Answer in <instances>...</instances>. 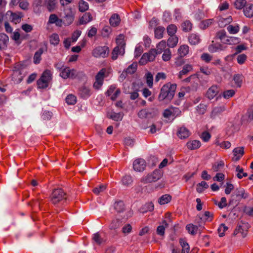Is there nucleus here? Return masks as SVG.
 Returning a JSON list of instances; mask_svg holds the SVG:
<instances>
[{"mask_svg":"<svg viewBox=\"0 0 253 253\" xmlns=\"http://www.w3.org/2000/svg\"><path fill=\"white\" fill-rule=\"evenodd\" d=\"M176 88V85L175 84L168 83L164 84L162 86L160 93L159 95V100L160 101L165 99L169 101L171 100L174 95Z\"/></svg>","mask_w":253,"mask_h":253,"instance_id":"1","label":"nucleus"},{"mask_svg":"<svg viewBox=\"0 0 253 253\" xmlns=\"http://www.w3.org/2000/svg\"><path fill=\"white\" fill-rule=\"evenodd\" d=\"M51 80V72L49 70H46L43 72L41 78L37 81V85L39 88H45L48 87L49 83Z\"/></svg>","mask_w":253,"mask_h":253,"instance_id":"2","label":"nucleus"},{"mask_svg":"<svg viewBox=\"0 0 253 253\" xmlns=\"http://www.w3.org/2000/svg\"><path fill=\"white\" fill-rule=\"evenodd\" d=\"M163 174V172L161 170L157 169L153 172L143 176L141 178V181L145 184L155 182L159 180L162 177Z\"/></svg>","mask_w":253,"mask_h":253,"instance_id":"3","label":"nucleus"},{"mask_svg":"<svg viewBox=\"0 0 253 253\" xmlns=\"http://www.w3.org/2000/svg\"><path fill=\"white\" fill-rule=\"evenodd\" d=\"M66 195L62 189H57L53 191L50 196L51 202L55 205L66 200Z\"/></svg>","mask_w":253,"mask_h":253,"instance_id":"4","label":"nucleus"},{"mask_svg":"<svg viewBox=\"0 0 253 253\" xmlns=\"http://www.w3.org/2000/svg\"><path fill=\"white\" fill-rule=\"evenodd\" d=\"M60 76L64 79L68 78L75 79L79 74V73L74 69H71L68 67H62L60 68Z\"/></svg>","mask_w":253,"mask_h":253,"instance_id":"5","label":"nucleus"},{"mask_svg":"<svg viewBox=\"0 0 253 253\" xmlns=\"http://www.w3.org/2000/svg\"><path fill=\"white\" fill-rule=\"evenodd\" d=\"M76 11L71 7H67L64 9V16L63 18L64 21V25H70L74 21Z\"/></svg>","mask_w":253,"mask_h":253,"instance_id":"6","label":"nucleus"},{"mask_svg":"<svg viewBox=\"0 0 253 253\" xmlns=\"http://www.w3.org/2000/svg\"><path fill=\"white\" fill-rule=\"evenodd\" d=\"M109 48L106 46H97L92 51V55L96 58H105L109 54Z\"/></svg>","mask_w":253,"mask_h":253,"instance_id":"7","label":"nucleus"},{"mask_svg":"<svg viewBox=\"0 0 253 253\" xmlns=\"http://www.w3.org/2000/svg\"><path fill=\"white\" fill-rule=\"evenodd\" d=\"M106 70L103 68L99 71L95 76V81L93 84V87L96 89H99L102 85L104 79L105 77Z\"/></svg>","mask_w":253,"mask_h":253,"instance_id":"8","label":"nucleus"},{"mask_svg":"<svg viewBox=\"0 0 253 253\" xmlns=\"http://www.w3.org/2000/svg\"><path fill=\"white\" fill-rule=\"evenodd\" d=\"M146 167V161L141 158L136 159L133 163V168L134 170L136 171H143Z\"/></svg>","mask_w":253,"mask_h":253,"instance_id":"9","label":"nucleus"},{"mask_svg":"<svg viewBox=\"0 0 253 253\" xmlns=\"http://www.w3.org/2000/svg\"><path fill=\"white\" fill-rule=\"evenodd\" d=\"M248 228L249 225L248 223H242L237 227L234 232L233 235L236 236L240 233L242 237H245L247 234Z\"/></svg>","mask_w":253,"mask_h":253,"instance_id":"10","label":"nucleus"},{"mask_svg":"<svg viewBox=\"0 0 253 253\" xmlns=\"http://www.w3.org/2000/svg\"><path fill=\"white\" fill-rule=\"evenodd\" d=\"M121 218H119V215H116L115 218L112 220L109 225V228L111 230H116L122 225V219L125 218V216L121 215Z\"/></svg>","mask_w":253,"mask_h":253,"instance_id":"11","label":"nucleus"},{"mask_svg":"<svg viewBox=\"0 0 253 253\" xmlns=\"http://www.w3.org/2000/svg\"><path fill=\"white\" fill-rule=\"evenodd\" d=\"M219 89L217 85H213L210 87L207 91L206 96L209 99H213L219 92Z\"/></svg>","mask_w":253,"mask_h":253,"instance_id":"12","label":"nucleus"},{"mask_svg":"<svg viewBox=\"0 0 253 253\" xmlns=\"http://www.w3.org/2000/svg\"><path fill=\"white\" fill-rule=\"evenodd\" d=\"M233 196H236L238 200H241L242 199H246L248 198L249 194L246 192L245 189L240 187L235 190Z\"/></svg>","mask_w":253,"mask_h":253,"instance_id":"13","label":"nucleus"},{"mask_svg":"<svg viewBox=\"0 0 253 253\" xmlns=\"http://www.w3.org/2000/svg\"><path fill=\"white\" fill-rule=\"evenodd\" d=\"M10 13L11 21L16 24L19 23L20 19L23 17V15L21 12H13L11 11H8L7 13Z\"/></svg>","mask_w":253,"mask_h":253,"instance_id":"14","label":"nucleus"},{"mask_svg":"<svg viewBox=\"0 0 253 253\" xmlns=\"http://www.w3.org/2000/svg\"><path fill=\"white\" fill-rule=\"evenodd\" d=\"M78 94L81 97L86 98L90 96L91 92L88 87L83 85L79 88Z\"/></svg>","mask_w":253,"mask_h":253,"instance_id":"15","label":"nucleus"},{"mask_svg":"<svg viewBox=\"0 0 253 253\" xmlns=\"http://www.w3.org/2000/svg\"><path fill=\"white\" fill-rule=\"evenodd\" d=\"M114 209L117 213L118 215L119 214L123 213L125 211V206L124 202L122 201L116 202L114 205Z\"/></svg>","mask_w":253,"mask_h":253,"instance_id":"16","label":"nucleus"},{"mask_svg":"<svg viewBox=\"0 0 253 253\" xmlns=\"http://www.w3.org/2000/svg\"><path fill=\"white\" fill-rule=\"evenodd\" d=\"M8 41V37L5 34L0 33V50L7 47Z\"/></svg>","mask_w":253,"mask_h":253,"instance_id":"17","label":"nucleus"},{"mask_svg":"<svg viewBox=\"0 0 253 253\" xmlns=\"http://www.w3.org/2000/svg\"><path fill=\"white\" fill-rule=\"evenodd\" d=\"M56 0H45V5L49 12L54 11L56 8Z\"/></svg>","mask_w":253,"mask_h":253,"instance_id":"18","label":"nucleus"},{"mask_svg":"<svg viewBox=\"0 0 253 253\" xmlns=\"http://www.w3.org/2000/svg\"><path fill=\"white\" fill-rule=\"evenodd\" d=\"M233 152L234 155L235 157V160L236 161H238L244 154V148L243 147H238L235 148Z\"/></svg>","mask_w":253,"mask_h":253,"instance_id":"19","label":"nucleus"},{"mask_svg":"<svg viewBox=\"0 0 253 253\" xmlns=\"http://www.w3.org/2000/svg\"><path fill=\"white\" fill-rule=\"evenodd\" d=\"M121 21L119 15L118 14H113L109 19V22L112 26H118Z\"/></svg>","mask_w":253,"mask_h":253,"instance_id":"20","label":"nucleus"},{"mask_svg":"<svg viewBox=\"0 0 253 253\" xmlns=\"http://www.w3.org/2000/svg\"><path fill=\"white\" fill-rule=\"evenodd\" d=\"M42 4V0H34L32 3V7L35 13L39 14L41 12Z\"/></svg>","mask_w":253,"mask_h":253,"instance_id":"21","label":"nucleus"},{"mask_svg":"<svg viewBox=\"0 0 253 253\" xmlns=\"http://www.w3.org/2000/svg\"><path fill=\"white\" fill-rule=\"evenodd\" d=\"M243 11L247 17H252L253 16V4L251 3L247 4Z\"/></svg>","mask_w":253,"mask_h":253,"instance_id":"22","label":"nucleus"},{"mask_svg":"<svg viewBox=\"0 0 253 253\" xmlns=\"http://www.w3.org/2000/svg\"><path fill=\"white\" fill-rule=\"evenodd\" d=\"M93 19L92 15L89 12L85 13L83 16L80 18V24H85L91 21Z\"/></svg>","mask_w":253,"mask_h":253,"instance_id":"23","label":"nucleus"},{"mask_svg":"<svg viewBox=\"0 0 253 253\" xmlns=\"http://www.w3.org/2000/svg\"><path fill=\"white\" fill-rule=\"evenodd\" d=\"M117 46H119V48L121 49L122 52H125V42L124 41V36L123 35H120L116 38Z\"/></svg>","mask_w":253,"mask_h":253,"instance_id":"24","label":"nucleus"},{"mask_svg":"<svg viewBox=\"0 0 253 253\" xmlns=\"http://www.w3.org/2000/svg\"><path fill=\"white\" fill-rule=\"evenodd\" d=\"M177 135L181 139H185L189 135V130L185 127H180L177 131Z\"/></svg>","mask_w":253,"mask_h":253,"instance_id":"25","label":"nucleus"},{"mask_svg":"<svg viewBox=\"0 0 253 253\" xmlns=\"http://www.w3.org/2000/svg\"><path fill=\"white\" fill-rule=\"evenodd\" d=\"M23 76L22 72H18V71H13L12 75V80L14 84H18L20 83L23 80Z\"/></svg>","mask_w":253,"mask_h":253,"instance_id":"26","label":"nucleus"},{"mask_svg":"<svg viewBox=\"0 0 253 253\" xmlns=\"http://www.w3.org/2000/svg\"><path fill=\"white\" fill-rule=\"evenodd\" d=\"M188 41L190 44L196 45L200 42V36L196 34L192 33L188 37Z\"/></svg>","mask_w":253,"mask_h":253,"instance_id":"27","label":"nucleus"},{"mask_svg":"<svg viewBox=\"0 0 253 253\" xmlns=\"http://www.w3.org/2000/svg\"><path fill=\"white\" fill-rule=\"evenodd\" d=\"M240 40L238 38L233 37H227L225 40H224L223 43L229 45H234L239 42Z\"/></svg>","mask_w":253,"mask_h":253,"instance_id":"28","label":"nucleus"},{"mask_svg":"<svg viewBox=\"0 0 253 253\" xmlns=\"http://www.w3.org/2000/svg\"><path fill=\"white\" fill-rule=\"evenodd\" d=\"M167 43L165 41L162 40L156 46V48L155 49L157 51V53L161 54L162 52H164L166 49Z\"/></svg>","mask_w":253,"mask_h":253,"instance_id":"29","label":"nucleus"},{"mask_svg":"<svg viewBox=\"0 0 253 253\" xmlns=\"http://www.w3.org/2000/svg\"><path fill=\"white\" fill-rule=\"evenodd\" d=\"M201 143L199 140H194L187 143V147L190 150L196 149L200 147Z\"/></svg>","mask_w":253,"mask_h":253,"instance_id":"30","label":"nucleus"},{"mask_svg":"<svg viewBox=\"0 0 253 253\" xmlns=\"http://www.w3.org/2000/svg\"><path fill=\"white\" fill-rule=\"evenodd\" d=\"M178 41V38L176 36H171L168 40L167 45L170 47H174L175 46Z\"/></svg>","mask_w":253,"mask_h":253,"instance_id":"31","label":"nucleus"},{"mask_svg":"<svg viewBox=\"0 0 253 253\" xmlns=\"http://www.w3.org/2000/svg\"><path fill=\"white\" fill-rule=\"evenodd\" d=\"M179 243L182 247L181 253H189L190 247L187 242L183 239H180Z\"/></svg>","mask_w":253,"mask_h":253,"instance_id":"32","label":"nucleus"},{"mask_svg":"<svg viewBox=\"0 0 253 253\" xmlns=\"http://www.w3.org/2000/svg\"><path fill=\"white\" fill-rule=\"evenodd\" d=\"M165 30V28L162 26H159L156 28L154 31L155 38L158 39L162 38Z\"/></svg>","mask_w":253,"mask_h":253,"instance_id":"33","label":"nucleus"},{"mask_svg":"<svg viewBox=\"0 0 253 253\" xmlns=\"http://www.w3.org/2000/svg\"><path fill=\"white\" fill-rule=\"evenodd\" d=\"M244 78V76L242 74H238L234 76L233 80L237 86H241Z\"/></svg>","mask_w":253,"mask_h":253,"instance_id":"34","label":"nucleus"},{"mask_svg":"<svg viewBox=\"0 0 253 253\" xmlns=\"http://www.w3.org/2000/svg\"><path fill=\"white\" fill-rule=\"evenodd\" d=\"M189 51V47L187 45H181L178 50V53L180 57L186 55Z\"/></svg>","mask_w":253,"mask_h":253,"instance_id":"35","label":"nucleus"},{"mask_svg":"<svg viewBox=\"0 0 253 253\" xmlns=\"http://www.w3.org/2000/svg\"><path fill=\"white\" fill-rule=\"evenodd\" d=\"M192 70V66L189 64H186L183 67L182 70L179 72L178 77L182 78L183 75H186L189 72Z\"/></svg>","mask_w":253,"mask_h":253,"instance_id":"36","label":"nucleus"},{"mask_svg":"<svg viewBox=\"0 0 253 253\" xmlns=\"http://www.w3.org/2000/svg\"><path fill=\"white\" fill-rule=\"evenodd\" d=\"M182 31L185 32H189L192 28V24L189 20H186L181 23Z\"/></svg>","mask_w":253,"mask_h":253,"instance_id":"37","label":"nucleus"},{"mask_svg":"<svg viewBox=\"0 0 253 253\" xmlns=\"http://www.w3.org/2000/svg\"><path fill=\"white\" fill-rule=\"evenodd\" d=\"M79 10L82 12L87 10L89 8L88 4L84 0H80L79 2Z\"/></svg>","mask_w":253,"mask_h":253,"instance_id":"38","label":"nucleus"},{"mask_svg":"<svg viewBox=\"0 0 253 253\" xmlns=\"http://www.w3.org/2000/svg\"><path fill=\"white\" fill-rule=\"evenodd\" d=\"M171 200V197L169 195L165 194L159 199L158 202L160 205H164L169 203Z\"/></svg>","mask_w":253,"mask_h":253,"instance_id":"39","label":"nucleus"},{"mask_svg":"<svg viewBox=\"0 0 253 253\" xmlns=\"http://www.w3.org/2000/svg\"><path fill=\"white\" fill-rule=\"evenodd\" d=\"M43 53V49L41 48L36 52L34 56V63L35 64H39L41 60V55Z\"/></svg>","mask_w":253,"mask_h":253,"instance_id":"40","label":"nucleus"},{"mask_svg":"<svg viewBox=\"0 0 253 253\" xmlns=\"http://www.w3.org/2000/svg\"><path fill=\"white\" fill-rule=\"evenodd\" d=\"M137 68V62H134L127 67V68L126 70V74L130 75L136 72Z\"/></svg>","mask_w":253,"mask_h":253,"instance_id":"41","label":"nucleus"},{"mask_svg":"<svg viewBox=\"0 0 253 253\" xmlns=\"http://www.w3.org/2000/svg\"><path fill=\"white\" fill-rule=\"evenodd\" d=\"M50 43L54 45H57L60 41L59 37L57 34H52L49 38Z\"/></svg>","mask_w":253,"mask_h":253,"instance_id":"42","label":"nucleus"},{"mask_svg":"<svg viewBox=\"0 0 253 253\" xmlns=\"http://www.w3.org/2000/svg\"><path fill=\"white\" fill-rule=\"evenodd\" d=\"M125 52H122L121 49L119 48V46H116L112 52V59L114 60H116L119 54L123 55Z\"/></svg>","mask_w":253,"mask_h":253,"instance_id":"43","label":"nucleus"},{"mask_svg":"<svg viewBox=\"0 0 253 253\" xmlns=\"http://www.w3.org/2000/svg\"><path fill=\"white\" fill-rule=\"evenodd\" d=\"M177 29V27L174 24L169 25L167 28L168 34L170 36H175Z\"/></svg>","mask_w":253,"mask_h":253,"instance_id":"44","label":"nucleus"},{"mask_svg":"<svg viewBox=\"0 0 253 253\" xmlns=\"http://www.w3.org/2000/svg\"><path fill=\"white\" fill-rule=\"evenodd\" d=\"M236 171L237 172V176L239 179H241L243 177H247L248 176L247 173L244 172L243 169L241 168L240 166L236 167Z\"/></svg>","mask_w":253,"mask_h":253,"instance_id":"45","label":"nucleus"},{"mask_svg":"<svg viewBox=\"0 0 253 253\" xmlns=\"http://www.w3.org/2000/svg\"><path fill=\"white\" fill-rule=\"evenodd\" d=\"M122 183L124 185L128 186L132 183V177L130 175H125L122 179Z\"/></svg>","mask_w":253,"mask_h":253,"instance_id":"46","label":"nucleus"},{"mask_svg":"<svg viewBox=\"0 0 253 253\" xmlns=\"http://www.w3.org/2000/svg\"><path fill=\"white\" fill-rule=\"evenodd\" d=\"M247 1L246 0H236L234 2V5L236 8L238 9H241L243 7H245Z\"/></svg>","mask_w":253,"mask_h":253,"instance_id":"47","label":"nucleus"},{"mask_svg":"<svg viewBox=\"0 0 253 253\" xmlns=\"http://www.w3.org/2000/svg\"><path fill=\"white\" fill-rule=\"evenodd\" d=\"M186 229L190 234L195 235L197 231L198 226L192 224H189L186 226Z\"/></svg>","mask_w":253,"mask_h":253,"instance_id":"48","label":"nucleus"},{"mask_svg":"<svg viewBox=\"0 0 253 253\" xmlns=\"http://www.w3.org/2000/svg\"><path fill=\"white\" fill-rule=\"evenodd\" d=\"M226 32L224 30H221L216 33L215 37L217 39L220 40L221 42L223 43L224 40H225L227 38Z\"/></svg>","mask_w":253,"mask_h":253,"instance_id":"49","label":"nucleus"},{"mask_svg":"<svg viewBox=\"0 0 253 253\" xmlns=\"http://www.w3.org/2000/svg\"><path fill=\"white\" fill-rule=\"evenodd\" d=\"M18 3L19 6L21 9L25 11H27L29 9L30 3L27 0H23L19 1Z\"/></svg>","mask_w":253,"mask_h":253,"instance_id":"50","label":"nucleus"},{"mask_svg":"<svg viewBox=\"0 0 253 253\" xmlns=\"http://www.w3.org/2000/svg\"><path fill=\"white\" fill-rule=\"evenodd\" d=\"M227 30L230 34H235L239 31L240 27L238 25H230L227 27Z\"/></svg>","mask_w":253,"mask_h":253,"instance_id":"51","label":"nucleus"},{"mask_svg":"<svg viewBox=\"0 0 253 253\" xmlns=\"http://www.w3.org/2000/svg\"><path fill=\"white\" fill-rule=\"evenodd\" d=\"M146 83L150 87H152L153 85V76L150 72H148L145 75Z\"/></svg>","mask_w":253,"mask_h":253,"instance_id":"52","label":"nucleus"},{"mask_svg":"<svg viewBox=\"0 0 253 253\" xmlns=\"http://www.w3.org/2000/svg\"><path fill=\"white\" fill-rule=\"evenodd\" d=\"M235 94V91L234 89H229L223 91L222 96L225 99H228L233 97Z\"/></svg>","mask_w":253,"mask_h":253,"instance_id":"53","label":"nucleus"},{"mask_svg":"<svg viewBox=\"0 0 253 253\" xmlns=\"http://www.w3.org/2000/svg\"><path fill=\"white\" fill-rule=\"evenodd\" d=\"M66 102L68 105H74L77 102L76 96L73 94L68 95L66 98Z\"/></svg>","mask_w":253,"mask_h":253,"instance_id":"54","label":"nucleus"},{"mask_svg":"<svg viewBox=\"0 0 253 253\" xmlns=\"http://www.w3.org/2000/svg\"><path fill=\"white\" fill-rule=\"evenodd\" d=\"M224 163L223 161H219L215 163L212 165V169L214 171H218L223 168Z\"/></svg>","mask_w":253,"mask_h":253,"instance_id":"55","label":"nucleus"},{"mask_svg":"<svg viewBox=\"0 0 253 253\" xmlns=\"http://www.w3.org/2000/svg\"><path fill=\"white\" fill-rule=\"evenodd\" d=\"M171 54L169 48H167L164 51L162 55L163 60L165 61H168L171 58Z\"/></svg>","mask_w":253,"mask_h":253,"instance_id":"56","label":"nucleus"},{"mask_svg":"<svg viewBox=\"0 0 253 253\" xmlns=\"http://www.w3.org/2000/svg\"><path fill=\"white\" fill-rule=\"evenodd\" d=\"M110 118L115 121L122 120L123 118L122 114L120 113H115L114 112H111L110 115Z\"/></svg>","mask_w":253,"mask_h":253,"instance_id":"57","label":"nucleus"},{"mask_svg":"<svg viewBox=\"0 0 253 253\" xmlns=\"http://www.w3.org/2000/svg\"><path fill=\"white\" fill-rule=\"evenodd\" d=\"M213 19H209L204 20L201 23V27L203 29H205L209 26L211 25L213 23Z\"/></svg>","mask_w":253,"mask_h":253,"instance_id":"58","label":"nucleus"},{"mask_svg":"<svg viewBox=\"0 0 253 253\" xmlns=\"http://www.w3.org/2000/svg\"><path fill=\"white\" fill-rule=\"evenodd\" d=\"M147 53L149 59V61H154L156 58V55L158 54L155 49L150 50V51Z\"/></svg>","mask_w":253,"mask_h":253,"instance_id":"59","label":"nucleus"},{"mask_svg":"<svg viewBox=\"0 0 253 253\" xmlns=\"http://www.w3.org/2000/svg\"><path fill=\"white\" fill-rule=\"evenodd\" d=\"M92 239L98 245L101 244L103 241V239L101 237L99 233L94 234Z\"/></svg>","mask_w":253,"mask_h":253,"instance_id":"60","label":"nucleus"},{"mask_svg":"<svg viewBox=\"0 0 253 253\" xmlns=\"http://www.w3.org/2000/svg\"><path fill=\"white\" fill-rule=\"evenodd\" d=\"M122 231L125 235L128 234L131 232L132 226L130 224H126L123 227Z\"/></svg>","mask_w":253,"mask_h":253,"instance_id":"61","label":"nucleus"},{"mask_svg":"<svg viewBox=\"0 0 253 253\" xmlns=\"http://www.w3.org/2000/svg\"><path fill=\"white\" fill-rule=\"evenodd\" d=\"M228 229V227L224 224H221L218 229V232L220 237L224 236V232Z\"/></svg>","mask_w":253,"mask_h":253,"instance_id":"62","label":"nucleus"},{"mask_svg":"<svg viewBox=\"0 0 253 253\" xmlns=\"http://www.w3.org/2000/svg\"><path fill=\"white\" fill-rule=\"evenodd\" d=\"M25 68L24 64L20 62L15 63L14 66L13 71H18V72H22V70Z\"/></svg>","mask_w":253,"mask_h":253,"instance_id":"63","label":"nucleus"},{"mask_svg":"<svg viewBox=\"0 0 253 253\" xmlns=\"http://www.w3.org/2000/svg\"><path fill=\"white\" fill-rule=\"evenodd\" d=\"M247 55L245 54H241L237 56V62L239 64H243L247 60Z\"/></svg>","mask_w":253,"mask_h":253,"instance_id":"64","label":"nucleus"}]
</instances>
